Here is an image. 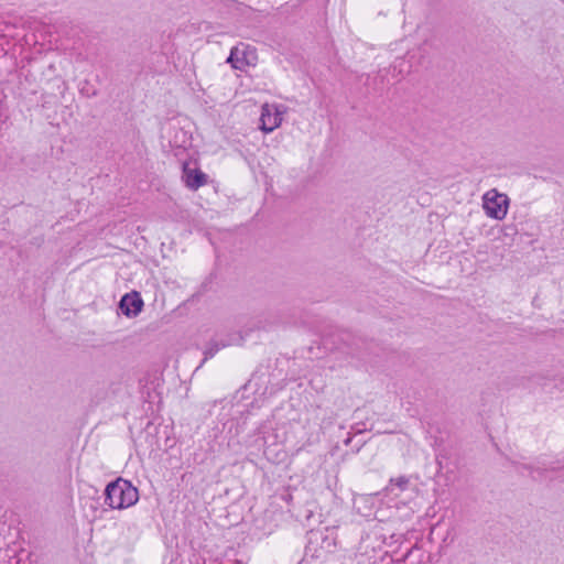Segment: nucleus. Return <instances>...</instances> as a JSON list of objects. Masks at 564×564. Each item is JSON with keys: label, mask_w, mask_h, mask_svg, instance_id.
Masks as SVG:
<instances>
[{"label": "nucleus", "mask_w": 564, "mask_h": 564, "mask_svg": "<svg viewBox=\"0 0 564 564\" xmlns=\"http://www.w3.org/2000/svg\"><path fill=\"white\" fill-rule=\"evenodd\" d=\"M139 500L138 489L128 480L118 478L105 489V503L111 509H127Z\"/></svg>", "instance_id": "obj_1"}, {"label": "nucleus", "mask_w": 564, "mask_h": 564, "mask_svg": "<svg viewBox=\"0 0 564 564\" xmlns=\"http://www.w3.org/2000/svg\"><path fill=\"white\" fill-rule=\"evenodd\" d=\"M482 207L490 218L502 220L508 213L509 198L497 189H489L482 196Z\"/></svg>", "instance_id": "obj_2"}, {"label": "nucleus", "mask_w": 564, "mask_h": 564, "mask_svg": "<svg viewBox=\"0 0 564 564\" xmlns=\"http://www.w3.org/2000/svg\"><path fill=\"white\" fill-rule=\"evenodd\" d=\"M283 120V111L276 105L264 104L261 108V130L265 133L275 130Z\"/></svg>", "instance_id": "obj_3"}, {"label": "nucleus", "mask_w": 564, "mask_h": 564, "mask_svg": "<svg viewBox=\"0 0 564 564\" xmlns=\"http://www.w3.org/2000/svg\"><path fill=\"white\" fill-rule=\"evenodd\" d=\"M119 306L126 316L134 317L141 312L143 301L139 293L132 292L122 296Z\"/></svg>", "instance_id": "obj_4"}, {"label": "nucleus", "mask_w": 564, "mask_h": 564, "mask_svg": "<svg viewBox=\"0 0 564 564\" xmlns=\"http://www.w3.org/2000/svg\"><path fill=\"white\" fill-rule=\"evenodd\" d=\"M183 181L191 189H197L206 184V175L191 163L183 164Z\"/></svg>", "instance_id": "obj_5"}, {"label": "nucleus", "mask_w": 564, "mask_h": 564, "mask_svg": "<svg viewBox=\"0 0 564 564\" xmlns=\"http://www.w3.org/2000/svg\"><path fill=\"white\" fill-rule=\"evenodd\" d=\"M242 55V51H240L238 47H234L227 58V63H229L235 69L243 70L248 63Z\"/></svg>", "instance_id": "obj_6"}, {"label": "nucleus", "mask_w": 564, "mask_h": 564, "mask_svg": "<svg viewBox=\"0 0 564 564\" xmlns=\"http://www.w3.org/2000/svg\"><path fill=\"white\" fill-rule=\"evenodd\" d=\"M409 485V478L405 476H400L397 478H391L390 484L388 486V490H392V487H398L401 491L405 490Z\"/></svg>", "instance_id": "obj_7"}, {"label": "nucleus", "mask_w": 564, "mask_h": 564, "mask_svg": "<svg viewBox=\"0 0 564 564\" xmlns=\"http://www.w3.org/2000/svg\"><path fill=\"white\" fill-rule=\"evenodd\" d=\"M215 351H216V350H210V351L206 352V357H205V359H207L208 357H213V356H214V354H215Z\"/></svg>", "instance_id": "obj_8"}]
</instances>
